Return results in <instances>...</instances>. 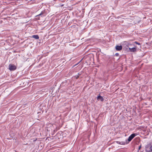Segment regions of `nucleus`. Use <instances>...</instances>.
Masks as SVG:
<instances>
[{
  "label": "nucleus",
  "mask_w": 152,
  "mask_h": 152,
  "mask_svg": "<svg viewBox=\"0 0 152 152\" xmlns=\"http://www.w3.org/2000/svg\"><path fill=\"white\" fill-rule=\"evenodd\" d=\"M9 69L10 71H14L16 69V67L14 64H10Z\"/></svg>",
  "instance_id": "1"
},
{
  "label": "nucleus",
  "mask_w": 152,
  "mask_h": 152,
  "mask_svg": "<svg viewBox=\"0 0 152 152\" xmlns=\"http://www.w3.org/2000/svg\"><path fill=\"white\" fill-rule=\"evenodd\" d=\"M137 134L135 133H133L131 134L128 137V142H130L131 141V140L136 135H137Z\"/></svg>",
  "instance_id": "2"
},
{
  "label": "nucleus",
  "mask_w": 152,
  "mask_h": 152,
  "mask_svg": "<svg viewBox=\"0 0 152 152\" xmlns=\"http://www.w3.org/2000/svg\"><path fill=\"white\" fill-rule=\"evenodd\" d=\"M44 11H42L39 14L36 16L37 18L39 20V17H40V16H41L42 18L44 17L45 16L44 15Z\"/></svg>",
  "instance_id": "3"
},
{
  "label": "nucleus",
  "mask_w": 152,
  "mask_h": 152,
  "mask_svg": "<svg viewBox=\"0 0 152 152\" xmlns=\"http://www.w3.org/2000/svg\"><path fill=\"white\" fill-rule=\"evenodd\" d=\"M152 144L151 143H150L148 144H147V145H146L145 147V151L146 152H150V151H148V148H149V147H150V146Z\"/></svg>",
  "instance_id": "4"
},
{
  "label": "nucleus",
  "mask_w": 152,
  "mask_h": 152,
  "mask_svg": "<svg viewBox=\"0 0 152 152\" xmlns=\"http://www.w3.org/2000/svg\"><path fill=\"white\" fill-rule=\"evenodd\" d=\"M115 48L116 50L120 51L122 49V47L121 45H116Z\"/></svg>",
  "instance_id": "5"
},
{
  "label": "nucleus",
  "mask_w": 152,
  "mask_h": 152,
  "mask_svg": "<svg viewBox=\"0 0 152 152\" xmlns=\"http://www.w3.org/2000/svg\"><path fill=\"white\" fill-rule=\"evenodd\" d=\"M129 50L130 52H135L136 51V49L135 47H133L132 48H129Z\"/></svg>",
  "instance_id": "6"
},
{
  "label": "nucleus",
  "mask_w": 152,
  "mask_h": 152,
  "mask_svg": "<svg viewBox=\"0 0 152 152\" xmlns=\"http://www.w3.org/2000/svg\"><path fill=\"white\" fill-rule=\"evenodd\" d=\"M97 99H99L101 101H103L104 100V98H103L102 96L100 95H99L97 96Z\"/></svg>",
  "instance_id": "7"
},
{
  "label": "nucleus",
  "mask_w": 152,
  "mask_h": 152,
  "mask_svg": "<svg viewBox=\"0 0 152 152\" xmlns=\"http://www.w3.org/2000/svg\"><path fill=\"white\" fill-rule=\"evenodd\" d=\"M32 37L36 39H38L39 38V36L38 35H33L32 36Z\"/></svg>",
  "instance_id": "8"
},
{
  "label": "nucleus",
  "mask_w": 152,
  "mask_h": 152,
  "mask_svg": "<svg viewBox=\"0 0 152 152\" xmlns=\"http://www.w3.org/2000/svg\"><path fill=\"white\" fill-rule=\"evenodd\" d=\"M127 143H128L127 142V140H126L125 141L120 142V145H125Z\"/></svg>",
  "instance_id": "9"
},
{
  "label": "nucleus",
  "mask_w": 152,
  "mask_h": 152,
  "mask_svg": "<svg viewBox=\"0 0 152 152\" xmlns=\"http://www.w3.org/2000/svg\"><path fill=\"white\" fill-rule=\"evenodd\" d=\"M152 149V144L150 146V147H149V148H148V151H150V152H152V151H151V150Z\"/></svg>",
  "instance_id": "10"
},
{
  "label": "nucleus",
  "mask_w": 152,
  "mask_h": 152,
  "mask_svg": "<svg viewBox=\"0 0 152 152\" xmlns=\"http://www.w3.org/2000/svg\"><path fill=\"white\" fill-rule=\"evenodd\" d=\"M82 60H81L80 61H79L78 63H77V64H75L74 66H73V67H74V66L77 65L78 64H79L81 62V61Z\"/></svg>",
  "instance_id": "11"
},
{
  "label": "nucleus",
  "mask_w": 152,
  "mask_h": 152,
  "mask_svg": "<svg viewBox=\"0 0 152 152\" xmlns=\"http://www.w3.org/2000/svg\"><path fill=\"white\" fill-rule=\"evenodd\" d=\"M75 77L76 78V79H77L79 77L78 75H76L75 76Z\"/></svg>",
  "instance_id": "12"
},
{
  "label": "nucleus",
  "mask_w": 152,
  "mask_h": 152,
  "mask_svg": "<svg viewBox=\"0 0 152 152\" xmlns=\"http://www.w3.org/2000/svg\"><path fill=\"white\" fill-rule=\"evenodd\" d=\"M135 43H136V44L138 45H140V43H139V42H134Z\"/></svg>",
  "instance_id": "13"
},
{
  "label": "nucleus",
  "mask_w": 152,
  "mask_h": 152,
  "mask_svg": "<svg viewBox=\"0 0 152 152\" xmlns=\"http://www.w3.org/2000/svg\"><path fill=\"white\" fill-rule=\"evenodd\" d=\"M116 142L118 144H120V141H116Z\"/></svg>",
  "instance_id": "14"
},
{
  "label": "nucleus",
  "mask_w": 152,
  "mask_h": 152,
  "mask_svg": "<svg viewBox=\"0 0 152 152\" xmlns=\"http://www.w3.org/2000/svg\"><path fill=\"white\" fill-rule=\"evenodd\" d=\"M126 44V45L128 46H128H129V45H131V44Z\"/></svg>",
  "instance_id": "15"
},
{
  "label": "nucleus",
  "mask_w": 152,
  "mask_h": 152,
  "mask_svg": "<svg viewBox=\"0 0 152 152\" xmlns=\"http://www.w3.org/2000/svg\"><path fill=\"white\" fill-rule=\"evenodd\" d=\"M119 55V54L118 53H116L115 54V55L116 56H118Z\"/></svg>",
  "instance_id": "16"
},
{
  "label": "nucleus",
  "mask_w": 152,
  "mask_h": 152,
  "mask_svg": "<svg viewBox=\"0 0 152 152\" xmlns=\"http://www.w3.org/2000/svg\"><path fill=\"white\" fill-rule=\"evenodd\" d=\"M81 75V73H79H79H78V74H77V75H78V76L79 77V76L80 75Z\"/></svg>",
  "instance_id": "17"
},
{
  "label": "nucleus",
  "mask_w": 152,
  "mask_h": 152,
  "mask_svg": "<svg viewBox=\"0 0 152 152\" xmlns=\"http://www.w3.org/2000/svg\"><path fill=\"white\" fill-rule=\"evenodd\" d=\"M141 147V145H140V146H139V150H140V148Z\"/></svg>",
  "instance_id": "18"
},
{
  "label": "nucleus",
  "mask_w": 152,
  "mask_h": 152,
  "mask_svg": "<svg viewBox=\"0 0 152 152\" xmlns=\"http://www.w3.org/2000/svg\"><path fill=\"white\" fill-rule=\"evenodd\" d=\"M151 151H152V149L151 150Z\"/></svg>",
  "instance_id": "19"
}]
</instances>
